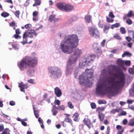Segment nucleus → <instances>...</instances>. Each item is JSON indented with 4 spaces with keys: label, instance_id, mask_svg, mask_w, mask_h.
Listing matches in <instances>:
<instances>
[{
    "label": "nucleus",
    "instance_id": "obj_1",
    "mask_svg": "<svg viewBox=\"0 0 134 134\" xmlns=\"http://www.w3.org/2000/svg\"><path fill=\"white\" fill-rule=\"evenodd\" d=\"M117 66L110 65L102 71L97 86L96 93L99 95L107 94L114 96L124 86L125 76L123 73L115 72Z\"/></svg>",
    "mask_w": 134,
    "mask_h": 134
},
{
    "label": "nucleus",
    "instance_id": "obj_2",
    "mask_svg": "<svg viewBox=\"0 0 134 134\" xmlns=\"http://www.w3.org/2000/svg\"><path fill=\"white\" fill-rule=\"evenodd\" d=\"M79 39L77 36L75 34L69 35L66 36L61 41L60 45L62 51L66 54H71L73 48L78 44Z\"/></svg>",
    "mask_w": 134,
    "mask_h": 134
},
{
    "label": "nucleus",
    "instance_id": "obj_3",
    "mask_svg": "<svg viewBox=\"0 0 134 134\" xmlns=\"http://www.w3.org/2000/svg\"><path fill=\"white\" fill-rule=\"evenodd\" d=\"M90 69H87L85 72L82 73L79 77V83L85 87H90L93 84V74L90 71Z\"/></svg>",
    "mask_w": 134,
    "mask_h": 134
},
{
    "label": "nucleus",
    "instance_id": "obj_4",
    "mask_svg": "<svg viewBox=\"0 0 134 134\" xmlns=\"http://www.w3.org/2000/svg\"><path fill=\"white\" fill-rule=\"evenodd\" d=\"M37 59L36 57L32 58L27 56L23 59L22 61L18 62V65L20 69L22 70L23 68L29 66L31 67L35 66L37 64Z\"/></svg>",
    "mask_w": 134,
    "mask_h": 134
},
{
    "label": "nucleus",
    "instance_id": "obj_5",
    "mask_svg": "<svg viewBox=\"0 0 134 134\" xmlns=\"http://www.w3.org/2000/svg\"><path fill=\"white\" fill-rule=\"evenodd\" d=\"M95 58V55L94 54L86 56L82 58L80 61L79 67L82 69L84 67L90 65V64L93 61Z\"/></svg>",
    "mask_w": 134,
    "mask_h": 134
},
{
    "label": "nucleus",
    "instance_id": "obj_6",
    "mask_svg": "<svg viewBox=\"0 0 134 134\" xmlns=\"http://www.w3.org/2000/svg\"><path fill=\"white\" fill-rule=\"evenodd\" d=\"M50 76L53 78L60 77L62 75L61 69L59 67L56 66H50L48 68Z\"/></svg>",
    "mask_w": 134,
    "mask_h": 134
},
{
    "label": "nucleus",
    "instance_id": "obj_7",
    "mask_svg": "<svg viewBox=\"0 0 134 134\" xmlns=\"http://www.w3.org/2000/svg\"><path fill=\"white\" fill-rule=\"evenodd\" d=\"M75 63L72 61L71 60H68L65 71V74L66 76L71 75L73 72L75 68Z\"/></svg>",
    "mask_w": 134,
    "mask_h": 134
},
{
    "label": "nucleus",
    "instance_id": "obj_8",
    "mask_svg": "<svg viewBox=\"0 0 134 134\" xmlns=\"http://www.w3.org/2000/svg\"><path fill=\"white\" fill-rule=\"evenodd\" d=\"M82 53L81 50L78 48H76L74 50L73 55H71L69 59V60H71L73 62L76 63L77 58L80 56Z\"/></svg>",
    "mask_w": 134,
    "mask_h": 134
},
{
    "label": "nucleus",
    "instance_id": "obj_9",
    "mask_svg": "<svg viewBox=\"0 0 134 134\" xmlns=\"http://www.w3.org/2000/svg\"><path fill=\"white\" fill-rule=\"evenodd\" d=\"M37 35V34L34 32H30L28 31L27 32H25L24 34L23 41L21 42V43L23 45H24L27 42V37L31 38H34V36H36Z\"/></svg>",
    "mask_w": 134,
    "mask_h": 134
},
{
    "label": "nucleus",
    "instance_id": "obj_10",
    "mask_svg": "<svg viewBox=\"0 0 134 134\" xmlns=\"http://www.w3.org/2000/svg\"><path fill=\"white\" fill-rule=\"evenodd\" d=\"M91 37L98 38L99 37V33L97 28L94 26H92L88 28Z\"/></svg>",
    "mask_w": 134,
    "mask_h": 134
},
{
    "label": "nucleus",
    "instance_id": "obj_11",
    "mask_svg": "<svg viewBox=\"0 0 134 134\" xmlns=\"http://www.w3.org/2000/svg\"><path fill=\"white\" fill-rule=\"evenodd\" d=\"M117 64L120 67L125 70V68L123 67L124 65L129 66L131 64L130 61L129 60H122L121 59H118L116 61Z\"/></svg>",
    "mask_w": 134,
    "mask_h": 134
},
{
    "label": "nucleus",
    "instance_id": "obj_12",
    "mask_svg": "<svg viewBox=\"0 0 134 134\" xmlns=\"http://www.w3.org/2000/svg\"><path fill=\"white\" fill-rule=\"evenodd\" d=\"M42 27L43 26L42 25L40 24H37L34 27L33 30H29L28 31L30 32H35L37 34V35L36 36H34V37L35 38L37 35L38 33L37 32V31L38 33H39L40 32H39V31L42 29Z\"/></svg>",
    "mask_w": 134,
    "mask_h": 134
},
{
    "label": "nucleus",
    "instance_id": "obj_13",
    "mask_svg": "<svg viewBox=\"0 0 134 134\" xmlns=\"http://www.w3.org/2000/svg\"><path fill=\"white\" fill-rule=\"evenodd\" d=\"M65 4L64 3L59 2L56 4V6L59 9L64 11L65 7Z\"/></svg>",
    "mask_w": 134,
    "mask_h": 134
},
{
    "label": "nucleus",
    "instance_id": "obj_14",
    "mask_svg": "<svg viewBox=\"0 0 134 134\" xmlns=\"http://www.w3.org/2000/svg\"><path fill=\"white\" fill-rule=\"evenodd\" d=\"M19 87L20 88V90L22 92H24V89L27 88L28 87L27 84H23L22 82H21L19 84Z\"/></svg>",
    "mask_w": 134,
    "mask_h": 134
},
{
    "label": "nucleus",
    "instance_id": "obj_15",
    "mask_svg": "<svg viewBox=\"0 0 134 134\" xmlns=\"http://www.w3.org/2000/svg\"><path fill=\"white\" fill-rule=\"evenodd\" d=\"M73 9L74 7L72 5L65 4V10H64V11L66 12H69L73 10Z\"/></svg>",
    "mask_w": 134,
    "mask_h": 134
},
{
    "label": "nucleus",
    "instance_id": "obj_16",
    "mask_svg": "<svg viewBox=\"0 0 134 134\" xmlns=\"http://www.w3.org/2000/svg\"><path fill=\"white\" fill-rule=\"evenodd\" d=\"M54 92L55 94L57 97H60L62 96V91L58 87H57L54 88Z\"/></svg>",
    "mask_w": 134,
    "mask_h": 134
},
{
    "label": "nucleus",
    "instance_id": "obj_17",
    "mask_svg": "<svg viewBox=\"0 0 134 134\" xmlns=\"http://www.w3.org/2000/svg\"><path fill=\"white\" fill-rule=\"evenodd\" d=\"M84 123L90 129L91 128V122L89 119L87 118H85L83 120Z\"/></svg>",
    "mask_w": 134,
    "mask_h": 134
},
{
    "label": "nucleus",
    "instance_id": "obj_18",
    "mask_svg": "<svg viewBox=\"0 0 134 134\" xmlns=\"http://www.w3.org/2000/svg\"><path fill=\"white\" fill-rule=\"evenodd\" d=\"M116 128L118 130L117 134H122L124 130V128L120 125H117Z\"/></svg>",
    "mask_w": 134,
    "mask_h": 134
},
{
    "label": "nucleus",
    "instance_id": "obj_19",
    "mask_svg": "<svg viewBox=\"0 0 134 134\" xmlns=\"http://www.w3.org/2000/svg\"><path fill=\"white\" fill-rule=\"evenodd\" d=\"M110 28V26L109 24H105L104 25L103 27V32L104 33L107 34L108 33Z\"/></svg>",
    "mask_w": 134,
    "mask_h": 134
},
{
    "label": "nucleus",
    "instance_id": "obj_20",
    "mask_svg": "<svg viewBox=\"0 0 134 134\" xmlns=\"http://www.w3.org/2000/svg\"><path fill=\"white\" fill-rule=\"evenodd\" d=\"M92 17L90 15H86L85 17V21L87 23H89L92 21Z\"/></svg>",
    "mask_w": 134,
    "mask_h": 134
},
{
    "label": "nucleus",
    "instance_id": "obj_21",
    "mask_svg": "<svg viewBox=\"0 0 134 134\" xmlns=\"http://www.w3.org/2000/svg\"><path fill=\"white\" fill-rule=\"evenodd\" d=\"M27 73L29 75L33 76L34 74V70L33 69H30L27 71Z\"/></svg>",
    "mask_w": 134,
    "mask_h": 134
},
{
    "label": "nucleus",
    "instance_id": "obj_22",
    "mask_svg": "<svg viewBox=\"0 0 134 134\" xmlns=\"http://www.w3.org/2000/svg\"><path fill=\"white\" fill-rule=\"evenodd\" d=\"M98 117L99 119L100 120V122H102L104 118V115L102 112H99L98 113Z\"/></svg>",
    "mask_w": 134,
    "mask_h": 134
},
{
    "label": "nucleus",
    "instance_id": "obj_23",
    "mask_svg": "<svg viewBox=\"0 0 134 134\" xmlns=\"http://www.w3.org/2000/svg\"><path fill=\"white\" fill-rule=\"evenodd\" d=\"M93 47L96 50L99 51L100 53H101V51L100 49V48L99 47V46L98 44L96 43L93 44Z\"/></svg>",
    "mask_w": 134,
    "mask_h": 134
},
{
    "label": "nucleus",
    "instance_id": "obj_24",
    "mask_svg": "<svg viewBox=\"0 0 134 134\" xmlns=\"http://www.w3.org/2000/svg\"><path fill=\"white\" fill-rule=\"evenodd\" d=\"M79 114L77 113H75L73 115V118H74V120L75 121H78Z\"/></svg>",
    "mask_w": 134,
    "mask_h": 134
},
{
    "label": "nucleus",
    "instance_id": "obj_25",
    "mask_svg": "<svg viewBox=\"0 0 134 134\" xmlns=\"http://www.w3.org/2000/svg\"><path fill=\"white\" fill-rule=\"evenodd\" d=\"M128 125L130 126H134V119L132 118L129 121V123L128 124Z\"/></svg>",
    "mask_w": 134,
    "mask_h": 134
},
{
    "label": "nucleus",
    "instance_id": "obj_26",
    "mask_svg": "<svg viewBox=\"0 0 134 134\" xmlns=\"http://www.w3.org/2000/svg\"><path fill=\"white\" fill-rule=\"evenodd\" d=\"M41 0H35V3L33 5V6L35 7L37 5H40V1Z\"/></svg>",
    "mask_w": 134,
    "mask_h": 134
},
{
    "label": "nucleus",
    "instance_id": "obj_27",
    "mask_svg": "<svg viewBox=\"0 0 134 134\" xmlns=\"http://www.w3.org/2000/svg\"><path fill=\"white\" fill-rule=\"evenodd\" d=\"M33 109L34 110V113L36 117L37 118H38V117L39 115L38 114V112L36 110H35V108L33 105Z\"/></svg>",
    "mask_w": 134,
    "mask_h": 134
},
{
    "label": "nucleus",
    "instance_id": "obj_28",
    "mask_svg": "<svg viewBox=\"0 0 134 134\" xmlns=\"http://www.w3.org/2000/svg\"><path fill=\"white\" fill-rule=\"evenodd\" d=\"M129 72L131 74L133 75L134 74V65L133 66V68H130L129 69Z\"/></svg>",
    "mask_w": 134,
    "mask_h": 134
},
{
    "label": "nucleus",
    "instance_id": "obj_29",
    "mask_svg": "<svg viewBox=\"0 0 134 134\" xmlns=\"http://www.w3.org/2000/svg\"><path fill=\"white\" fill-rule=\"evenodd\" d=\"M65 119L66 122L70 123L71 125H72V120L70 118L66 117Z\"/></svg>",
    "mask_w": 134,
    "mask_h": 134
},
{
    "label": "nucleus",
    "instance_id": "obj_30",
    "mask_svg": "<svg viewBox=\"0 0 134 134\" xmlns=\"http://www.w3.org/2000/svg\"><path fill=\"white\" fill-rule=\"evenodd\" d=\"M126 55H127L128 56H131V54L128 52H126L122 54V57H124Z\"/></svg>",
    "mask_w": 134,
    "mask_h": 134
},
{
    "label": "nucleus",
    "instance_id": "obj_31",
    "mask_svg": "<svg viewBox=\"0 0 134 134\" xmlns=\"http://www.w3.org/2000/svg\"><path fill=\"white\" fill-rule=\"evenodd\" d=\"M105 108L104 107H98L96 109V111L98 113H99V112H101L100 111H103L105 109Z\"/></svg>",
    "mask_w": 134,
    "mask_h": 134
},
{
    "label": "nucleus",
    "instance_id": "obj_32",
    "mask_svg": "<svg viewBox=\"0 0 134 134\" xmlns=\"http://www.w3.org/2000/svg\"><path fill=\"white\" fill-rule=\"evenodd\" d=\"M1 15L2 16L5 18L8 16L9 15V14L7 12H4L1 13Z\"/></svg>",
    "mask_w": 134,
    "mask_h": 134
},
{
    "label": "nucleus",
    "instance_id": "obj_33",
    "mask_svg": "<svg viewBox=\"0 0 134 134\" xmlns=\"http://www.w3.org/2000/svg\"><path fill=\"white\" fill-rule=\"evenodd\" d=\"M55 15H52L51 16L49 17V20L51 21H52L53 20H54V21H55Z\"/></svg>",
    "mask_w": 134,
    "mask_h": 134
},
{
    "label": "nucleus",
    "instance_id": "obj_34",
    "mask_svg": "<svg viewBox=\"0 0 134 134\" xmlns=\"http://www.w3.org/2000/svg\"><path fill=\"white\" fill-rule=\"evenodd\" d=\"M68 107L70 109H72L74 108V106L70 102H69L68 103Z\"/></svg>",
    "mask_w": 134,
    "mask_h": 134
},
{
    "label": "nucleus",
    "instance_id": "obj_35",
    "mask_svg": "<svg viewBox=\"0 0 134 134\" xmlns=\"http://www.w3.org/2000/svg\"><path fill=\"white\" fill-rule=\"evenodd\" d=\"M103 22L100 20H99L98 22V25L99 27L102 28L103 26Z\"/></svg>",
    "mask_w": 134,
    "mask_h": 134
},
{
    "label": "nucleus",
    "instance_id": "obj_36",
    "mask_svg": "<svg viewBox=\"0 0 134 134\" xmlns=\"http://www.w3.org/2000/svg\"><path fill=\"white\" fill-rule=\"evenodd\" d=\"M31 25L30 24H28L25 25V28L27 29H30L31 27Z\"/></svg>",
    "mask_w": 134,
    "mask_h": 134
},
{
    "label": "nucleus",
    "instance_id": "obj_37",
    "mask_svg": "<svg viewBox=\"0 0 134 134\" xmlns=\"http://www.w3.org/2000/svg\"><path fill=\"white\" fill-rule=\"evenodd\" d=\"M79 71V69L78 68L76 69L74 71V76L75 78H77V75L78 74V71Z\"/></svg>",
    "mask_w": 134,
    "mask_h": 134
},
{
    "label": "nucleus",
    "instance_id": "obj_38",
    "mask_svg": "<svg viewBox=\"0 0 134 134\" xmlns=\"http://www.w3.org/2000/svg\"><path fill=\"white\" fill-rule=\"evenodd\" d=\"M120 31L122 34H124L126 32L125 29L123 27H121L120 28Z\"/></svg>",
    "mask_w": 134,
    "mask_h": 134
},
{
    "label": "nucleus",
    "instance_id": "obj_39",
    "mask_svg": "<svg viewBox=\"0 0 134 134\" xmlns=\"http://www.w3.org/2000/svg\"><path fill=\"white\" fill-rule=\"evenodd\" d=\"M27 81L29 83H30L32 84H36V82L34 81V80L32 79H31L28 80Z\"/></svg>",
    "mask_w": 134,
    "mask_h": 134
},
{
    "label": "nucleus",
    "instance_id": "obj_40",
    "mask_svg": "<svg viewBox=\"0 0 134 134\" xmlns=\"http://www.w3.org/2000/svg\"><path fill=\"white\" fill-rule=\"evenodd\" d=\"M126 22L129 25H131L132 24V21L131 19L129 18L126 20Z\"/></svg>",
    "mask_w": 134,
    "mask_h": 134
},
{
    "label": "nucleus",
    "instance_id": "obj_41",
    "mask_svg": "<svg viewBox=\"0 0 134 134\" xmlns=\"http://www.w3.org/2000/svg\"><path fill=\"white\" fill-rule=\"evenodd\" d=\"M132 13H133V11L132 10H131L127 14V17H131Z\"/></svg>",
    "mask_w": 134,
    "mask_h": 134
},
{
    "label": "nucleus",
    "instance_id": "obj_42",
    "mask_svg": "<svg viewBox=\"0 0 134 134\" xmlns=\"http://www.w3.org/2000/svg\"><path fill=\"white\" fill-rule=\"evenodd\" d=\"M51 111L53 113V115L54 116H55L58 113L57 111L56 110L52 109Z\"/></svg>",
    "mask_w": 134,
    "mask_h": 134
},
{
    "label": "nucleus",
    "instance_id": "obj_43",
    "mask_svg": "<svg viewBox=\"0 0 134 134\" xmlns=\"http://www.w3.org/2000/svg\"><path fill=\"white\" fill-rule=\"evenodd\" d=\"M107 21L108 22L112 23L114 21V20L111 19L109 18L108 17H106Z\"/></svg>",
    "mask_w": 134,
    "mask_h": 134
},
{
    "label": "nucleus",
    "instance_id": "obj_44",
    "mask_svg": "<svg viewBox=\"0 0 134 134\" xmlns=\"http://www.w3.org/2000/svg\"><path fill=\"white\" fill-rule=\"evenodd\" d=\"M14 14L18 18L19 17V15L20 14V11H19L17 10L16 11Z\"/></svg>",
    "mask_w": 134,
    "mask_h": 134
},
{
    "label": "nucleus",
    "instance_id": "obj_45",
    "mask_svg": "<svg viewBox=\"0 0 134 134\" xmlns=\"http://www.w3.org/2000/svg\"><path fill=\"white\" fill-rule=\"evenodd\" d=\"M65 109L64 106L63 105H62L61 106L58 107V109L60 110H64Z\"/></svg>",
    "mask_w": 134,
    "mask_h": 134
},
{
    "label": "nucleus",
    "instance_id": "obj_46",
    "mask_svg": "<svg viewBox=\"0 0 134 134\" xmlns=\"http://www.w3.org/2000/svg\"><path fill=\"white\" fill-rule=\"evenodd\" d=\"M109 16L110 17L112 18H113L115 17V16L112 12H110L109 13Z\"/></svg>",
    "mask_w": 134,
    "mask_h": 134
},
{
    "label": "nucleus",
    "instance_id": "obj_47",
    "mask_svg": "<svg viewBox=\"0 0 134 134\" xmlns=\"http://www.w3.org/2000/svg\"><path fill=\"white\" fill-rule=\"evenodd\" d=\"M54 103L55 104L57 105H59L60 103V101L58 99H56Z\"/></svg>",
    "mask_w": 134,
    "mask_h": 134
},
{
    "label": "nucleus",
    "instance_id": "obj_48",
    "mask_svg": "<svg viewBox=\"0 0 134 134\" xmlns=\"http://www.w3.org/2000/svg\"><path fill=\"white\" fill-rule=\"evenodd\" d=\"M106 103V102L105 101H104L101 100H99L98 102V103L99 104H105Z\"/></svg>",
    "mask_w": 134,
    "mask_h": 134
},
{
    "label": "nucleus",
    "instance_id": "obj_49",
    "mask_svg": "<svg viewBox=\"0 0 134 134\" xmlns=\"http://www.w3.org/2000/svg\"><path fill=\"white\" fill-rule=\"evenodd\" d=\"M91 108L92 109H95L96 108V105L94 103H91Z\"/></svg>",
    "mask_w": 134,
    "mask_h": 134
},
{
    "label": "nucleus",
    "instance_id": "obj_50",
    "mask_svg": "<svg viewBox=\"0 0 134 134\" xmlns=\"http://www.w3.org/2000/svg\"><path fill=\"white\" fill-rule=\"evenodd\" d=\"M105 42V40H104L101 42V45L102 47H104Z\"/></svg>",
    "mask_w": 134,
    "mask_h": 134
},
{
    "label": "nucleus",
    "instance_id": "obj_51",
    "mask_svg": "<svg viewBox=\"0 0 134 134\" xmlns=\"http://www.w3.org/2000/svg\"><path fill=\"white\" fill-rule=\"evenodd\" d=\"M134 102V100H128L127 101V103L129 104H131Z\"/></svg>",
    "mask_w": 134,
    "mask_h": 134
},
{
    "label": "nucleus",
    "instance_id": "obj_52",
    "mask_svg": "<svg viewBox=\"0 0 134 134\" xmlns=\"http://www.w3.org/2000/svg\"><path fill=\"white\" fill-rule=\"evenodd\" d=\"M75 18V17H74L73 18V19L72 18H70V19L68 21V23L69 24H70L74 20V18Z\"/></svg>",
    "mask_w": 134,
    "mask_h": 134
},
{
    "label": "nucleus",
    "instance_id": "obj_53",
    "mask_svg": "<svg viewBox=\"0 0 134 134\" xmlns=\"http://www.w3.org/2000/svg\"><path fill=\"white\" fill-rule=\"evenodd\" d=\"M1 115L5 118H7L9 117V116L8 115L4 114L2 112V114H1Z\"/></svg>",
    "mask_w": 134,
    "mask_h": 134
},
{
    "label": "nucleus",
    "instance_id": "obj_54",
    "mask_svg": "<svg viewBox=\"0 0 134 134\" xmlns=\"http://www.w3.org/2000/svg\"><path fill=\"white\" fill-rule=\"evenodd\" d=\"M110 128L109 127H107V130L106 131V134H109Z\"/></svg>",
    "mask_w": 134,
    "mask_h": 134
},
{
    "label": "nucleus",
    "instance_id": "obj_55",
    "mask_svg": "<svg viewBox=\"0 0 134 134\" xmlns=\"http://www.w3.org/2000/svg\"><path fill=\"white\" fill-rule=\"evenodd\" d=\"M38 18L37 16H33V20L34 21H37L38 20Z\"/></svg>",
    "mask_w": 134,
    "mask_h": 134
},
{
    "label": "nucleus",
    "instance_id": "obj_56",
    "mask_svg": "<svg viewBox=\"0 0 134 134\" xmlns=\"http://www.w3.org/2000/svg\"><path fill=\"white\" fill-rule=\"evenodd\" d=\"M118 112V110L116 109H113L111 110L110 111L111 113L115 114L116 112Z\"/></svg>",
    "mask_w": 134,
    "mask_h": 134
},
{
    "label": "nucleus",
    "instance_id": "obj_57",
    "mask_svg": "<svg viewBox=\"0 0 134 134\" xmlns=\"http://www.w3.org/2000/svg\"><path fill=\"white\" fill-rule=\"evenodd\" d=\"M127 120L126 119H124L123 120L122 123L124 125H126L127 124Z\"/></svg>",
    "mask_w": 134,
    "mask_h": 134
},
{
    "label": "nucleus",
    "instance_id": "obj_58",
    "mask_svg": "<svg viewBox=\"0 0 134 134\" xmlns=\"http://www.w3.org/2000/svg\"><path fill=\"white\" fill-rule=\"evenodd\" d=\"M12 46L15 49H18L19 48L18 46L17 45H12Z\"/></svg>",
    "mask_w": 134,
    "mask_h": 134
},
{
    "label": "nucleus",
    "instance_id": "obj_59",
    "mask_svg": "<svg viewBox=\"0 0 134 134\" xmlns=\"http://www.w3.org/2000/svg\"><path fill=\"white\" fill-rule=\"evenodd\" d=\"M13 36L16 39L20 38H21L20 36L19 35L16 34L14 35Z\"/></svg>",
    "mask_w": 134,
    "mask_h": 134
},
{
    "label": "nucleus",
    "instance_id": "obj_60",
    "mask_svg": "<svg viewBox=\"0 0 134 134\" xmlns=\"http://www.w3.org/2000/svg\"><path fill=\"white\" fill-rule=\"evenodd\" d=\"M9 104L10 105L13 106L15 105V103L14 101H11L10 102Z\"/></svg>",
    "mask_w": 134,
    "mask_h": 134
},
{
    "label": "nucleus",
    "instance_id": "obj_61",
    "mask_svg": "<svg viewBox=\"0 0 134 134\" xmlns=\"http://www.w3.org/2000/svg\"><path fill=\"white\" fill-rule=\"evenodd\" d=\"M114 37L115 38L117 39L118 40H120L121 39V37L118 35H116L114 36Z\"/></svg>",
    "mask_w": 134,
    "mask_h": 134
},
{
    "label": "nucleus",
    "instance_id": "obj_62",
    "mask_svg": "<svg viewBox=\"0 0 134 134\" xmlns=\"http://www.w3.org/2000/svg\"><path fill=\"white\" fill-rule=\"evenodd\" d=\"M129 108L134 111V105H131L129 107Z\"/></svg>",
    "mask_w": 134,
    "mask_h": 134
},
{
    "label": "nucleus",
    "instance_id": "obj_63",
    "mask_svg": "<svg viewBox=\"0 0 134 134\" xmlns=\"http://www.w3.org/2000/svg\"><path fill=\"white\" fill-rule=\"evenodd\" d=\"M4 129V126L3 125H0V132L2 131Z\"/></svg>",
    "mask_w": 134,
    "mask_h": 134
},
{
    "label": "nucleus",
    "instance_id": "obj_64",
    "mask_svg": "<svg viewBox=\"0 0 134 134\" xmlns=\"http://www.w3.org/2000/svg\"><path fill=\"white\" fill-rule=\"evenodd\" d=\"M38 12L36 11L34 12L33 13V16H37Z\"/></svg>",
    "mask_w": 134,
    "mask_h": 134
}]
</instances>
